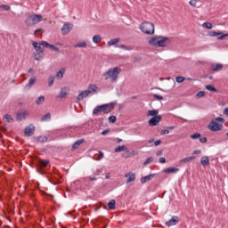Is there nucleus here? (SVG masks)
Returning a JSON list of instances; mask_svg holds the SVG:
<instances>
[{
	"mask_svg": "<svg viewBox=\"0 0 228 228\" xmlns=\"http://www.w3.org/2000/svg\"><path fill=\"white\" fill-rule=\"evenodd\" d=\"M200 164L203 167H208V165H209V157H202L200 159Z\"/></svg>",
	"mask_w": 228,
	"mask_h": 228,
	"instance_id": "25",
	"label": "nucleus"
},
{
	"mask_svg": "<svg viewBox=\"0 0 228 228\" xmlns=\"http://www.w3.org/2000/svg\"><path fill=\"white\" fill-rule=\"evenodd\" d=\"M185 80H186V78L184 77L179 76V77H175L176 83H183V81H185Z\"/></svg>",
	"mask_w": 228,
	"mask_h": 228,
	"instance_id": "45",
	"label": "nucleus"
},
{
	"mask_svg": "<svg viewBox=\"0 0 228 228\" xmlns=\"http://www.w3.org/2000/svg\"><path fill=\"white\" fill-rule=\"evenodd\" d=\"M208 35L209 37H222L223 32L210 31Z\"/></svg>",
	"mask_w": 228,
	"mask_h": 228,
	"instance_id": "39",
	"label": "nucleus"
},
{
	"mask_svg": "<svg viewBox=\"0 0 228 228\" xmlns=\"http://www.w3.org/2000/svg\"><path fill=\"white\" fill-rule=\"evenodd\" d=\"M148 44L152 47H170V45H172V38L162 36H155L154 37H151L149 39Z\"/></svg>",
	"mask_w": 228,
	"mask_h": 228,
	"instance_id": "1",
	"label": "nucleus"
},
{
	"mask_svg": "<svg viewBox=\"0 0 228 228\" xmlns=\"http://www.w3.org/2000/svg\"><path fill=\"white\" fill-rule=\"evenodd\" d=\"M0 8H3L4 12H10L12 10V7L8 4H0Z\"/></svg>",
	"mask_w": 228,
	"mask_h": 228,
	"instance_id": "43",
	"label": "nucleus"
},
{
	"mask_svg": "<svg viewBox=\"0 0 228 228\" xmlns=\"http://www.w3.org/2000/svg\"><path fill=\"white\" fill-rule=\"evenodd\" d=\"M85 139H79L76 141L72 145V151H76L77 149H79L80 145L85 143Z\"/></svg>",
	"mask_w": 228,
	"mask_h": 228,
	"instance_id": "22",
	"label": "nucleus"
},
{
	"mask_svg": "<svg viewBox=\"0 0 228 228\" xmlns=\"http://www.w3.org/2000/svg\"><path fill=\"white\" fill-rule=\"evenodd\" d=\"M65 74V69H61V70H59L56 75H55V77L57 79H63V75Z\"/></svg>",
	"mask_w": 228,
	"mask_h": 228,
	"instance_id": "26",
	"label": "nucleus"
},
{
	"mask_svg": "<svg viewBox=\"0 0 228 228\" xmlns=\"http://www.w3.org/2000/svg\"><path fill=\"white\" fill-rule=\"evenodd\" d=\"M154 145H155V147H158L159 145H161V140L159 139V140L155 141Z\"/></svg>",
	"mask_w": 228,
	"mask_h": 228,
	"instance_id": "58",
	"label": "nucleus"
},
{
	"mask_svg": "<svg viewBox=\"0 0 228 228\" xmlns=\"http://www.w3.org/2000/svg\"><path fill=\"white\" fill-rule=\"evenodd\" d=\"M117 104V102H112L110 103H105L104 106H107V110H110V112L112 110H115V105Z\"/></svg>",
	"mask_w": 228,
	"mask_h": 228,
	"instance_id": "29",
	"label": "nucleus"
},
{
	"mask_svg": "<svg viewBox=\"0 0 228 228\" xmlns=\"http://www.w3.org/2000/svg\"><path fill=\"white\" fill-rule=\"evenodd\" d=\"M206 96V91H200L197 94L196 97H205Z\"/></svg>",
	"mask_w": 228,
	"mask_h": 228,
	"instance_id": "48",
	"label": "nucleus"
},
{
	"mask_svg": "<svg viewBox=\"0 0 228 228\" xmlns=\"http://www.w3.org/2000/svg\"><path fill=\"white\" fill-rule=\"evenodd\" d=\"M50 183H52V184H54V186L60 184V181L58 179L50 180Z\"/></svg>",
	"mask_w": 228,
	"mask_h": 228,
	"instance_id": "54",
	"label": "nucleus"
},
{
	"mask_svg": "<svg viewBox=\"0 0 228 228\" xmlns=\"http://www.w3.org/2000/svg\"><path fill=\"white\" fill-rule=\"evenodd\" d=\"M37 33H44V30L42 28H37L34 31V35H37Z\"/></svg>",
	"mask_w": 228,
	"mask_h": 228,
	"instance_id": "60",
	"label": "nucleus"
},
{
	"mask_svg": "<svg viewBox=\"0 0 228 228\" xmlns=\"http://www.w3.org/2000/svg\"><path fill=\"white\" fill-rule=\"evenodd\" d=\"M168 133H170V130L167 128V129L161 130L160 134H168Z\"/></svg>",
	"mask_w": 228,
	"mask_h": 228,
	"instance_id": "56",
	"label": "nucleus"
},
{
	"mask_svg": "<svg viewBox=\"0 0 228 228\" xmlns=\"http://www.w3.org/2000/svg\"><path fill=\"white\" fill-rule=\"evenodd\" d=\"M69 87H62L57 97L59 99H65L66 95H69Z\"/></svg>",
	"mask_w": 228,
	"mask_h": 228,
	"instance_id": "16",
	"label": "nucleus"
},
{
	"mask_svg": "<svg viewBox=\"0 0 228 228\" xmlns=\"http://www.w3.org/2000/svg\"><path fill=\"white\" fill-rule=\"evenodd\" d=\"M215 121H216L217 123L221 122V124H224L225 122V119L224 118L218 117L215 118Z\"/></svg>",
	"mask_w": 228,
	"mask_h": 228,
	"instance_id": "51",
	"label": "nucleus"
},
{
	"mask_svg": "<svg viewBox=\"0 0 228 228\" xmlns=\"http://www.w3.org/2000/svg\"><path fill=\"white\" fill-rule=\"evenodd\" d=\"M196 158V156L187 157L185 159H181L180 163H190V161H193V159H195Z\"/></svg>",
	"mask_w": 228,
	"mask_h": 228,
	"instance_id": "27",
	"label": "nucleus"
},
{
	"mask_svg": "<svg viewBox=\"0 0 228 228\" xmlns=\"http://www.w3.org/2000/svg\"><path fill=\"white\" fill-rule=\"evenodd\" d=\"M189 4H190L191 6L196 7V6H197V0H191V1L189 2Z\"/></svg>",
	"mask_w": 228,
	"mask_h": 228,
	"instance_id": "53",
	"label": "nucleus"
},
{
	"mask_svg": "<svg viewBox=\"0 0 228 228\" xmlns=\"http://www.w3.org/2000/svg\"><path fill=\"white\" fill-rule=\"evenodd\" d=\"M140 29L145 35H154V23L144 21L140 25Z\"/></svg>",
	"mask_w": 228,
	"mask_h": 228,
	"instance_id": "5",
	"label": "nucleus"
},
{
	"mask_svg": "<svg viewBox=\"0 0 228 228\" xmlns=\"http://www.w3.org/2000/svg\"><path fill=\"white\" fill-rule=\"evenodd\" d=\"M116 205H117V201H116L115 200H111L108 203V206H109V208H110V209H115Z\"/></svg>",
	"mask_w": 228,
	"mask_h": 228,
	"instance_id": "35",
	"label": "nucleus"
},
{
	"mask_svg": "<svg viewBox=\"0 0 228 228\" xmlns=\"http://www.w3.org/2000/svg\"><path fill=\"white\" fill-rule=\"evenodd\" d=\"M35 163H36V167H37V172L38 174H40L41 175H44V174H45V170H44V168H45V167H47V165H49V163H50L49 159H42L37 157Z\"/></svg>",
	"mask_w": 228,
	"mask_h": 228,
	"instance_id": "4",
	"label": "nucleus"
},
{
	"mask_svg": "<svg viewBox=\"0 0 228 228\" xmlns=\"http://www.w3.org/2000/svg\"><path fill=\"white\" fill-rule=\"evenodd\" d=\"M153 177H156V174H151L149 175L143 176L141 178V183L145 184V183H149Z\"/></svg>",
	"mask_w": 228,
	"mask_h": 228,
	"instance_id": "17",
	"label": "nucleus"
},
{
	"mask_svg": "<svg viewBox=\"0 0 228 228\" xmlns=\"http://www.w3.org/2000/svg\"><path fill=\"white\" fill-rule=\"evenodd\" d=\"M177 172H179V168L177 167H170L164 169V174H177Z\"/></svg>",
	"mask_w": 228,
	"mask_h": 228,
	"instance_id": "23",
	"label": "nucleus"
},
{
	"mask_svg": "<svg viewBox=\"0 0 228 228\" xmlns=\"http://www.w3.org/2000/svg\"><path fill=\"white\" fill-rule=\"evenodd\" d=\"M177 224H179V216H173L169 221L165 223V225L167 227H172V225H177Z\"/></svg>",
	"mask_w": 228,
	"mask_h": 228,
	"instance_id": "11",
	"label": "nucleus"
},
{
	"mask_svg": "<svg viewBox=\"0 0 228 228\" xmlns=\"http://www.w3.org/2000/svg\"><path fill=\"white\" fill-rule=\"evenodd\" d=\"M158 113H159V111H158V110H149L148 111V117H152V118H154V117H159L158 116Z\"/></svg>",
	"mask_w": 228,
	"mask_h": 228,
	"instance_id": "32",
	"label": "nucleus"
},
{
	"mask_svg": "<svg viewBox=\"0 0 228 228\" xmlns=\"http://www.w3.org/2000/svg\"><path fill=\"white\" fill-rule=\"evenodd\" d=\"M75 47H86V42H79L77 45H75Z\"/></svg>",
	"mask_w": 228,
	"mask_h": 228,
	"instance_id": "47",
	"label": "nucleus"
},
{
	"mask_svg": "<svg viewBox=\"0 0 228 228\" xmlns=\"http://www.w3.org/2000/svg\"><path fill=\"white\" fill-rule=\"evenodd\" d=\"M141 60H142V58L138 57V58L134 60V63H138V61H140Z\"/></svg>",
	"mask_w": 228,
	"mask_h": 228,
	"instance_id": "63",
	"label": "nucleus"
},
{
	"mask_svg": "<svg viewBox=\"0 0 228 228\" xmlns=\"http://www.w3.org/2000/svg\"><path fill=\"white\" fill-rule=\"evenodd\" d=\"M32 45H33L36 53L39 52V51H44V49H42V45H44L42 44V41L40 43H37V41H32Z\"/></svg>",
	"mask_w": 228,
	"mask_h": 228,
	"instance_id": "21",
	"label": "nucleus"
},
{
	"mask_svg": "<svg viewBox=\"0 0 228 228\" xmlns=\"http://www.w3.org/2000/svg\"><path fill=\"white\" fill-rule=\"evenodd\" d=\"M42 20H44V17L41 14H29L25 20V24L28 27L37 26Z\"/></svg>",
	"mask_w": 228,
	"mask_h": 228,
	"instance_id": "2",
	"label": "nucleus"
},
{
	"mask_svg": "<svg viewBox=\"0 0 228 228\" xmlns=\"http://www.w3.org/2000/svg\"><path fill=\"white\" fill-rule=\"evenodd\" d=\"M122 72V69L118 67H115L112 69H110L105 73L102 74L103 77H110L111 81L115 82L117 79H118V74Z\"/></svg>",
	"mask_w": 228,
	"mask_h": 228,
	"instance_id": "3",
	"label": "nucleus"
},
{
	"mask_svg": "<svg viewBox=\"0 0 228 228\" xmlns=\"http://www.w3.org/2000/svg\"><path fill=\"white\" fill-rule=\"evenodd\" d=\"M88 95H90V91L85 90L80 92V94L77 95V99H76V102L79 103L81 102V101H83V99H86V97H88Z\"/></svg>",
	"mask_w": 228,
	"mask_h": 228,
	"instance_id": "12",
	"label": "nucleus"
},
{
	"mask_svg": "<svg viewBox=\"0 0 228 228\" xmlns=\"http://www.w3.org/2000/svg\"><path fill=\"white\" fill-rule=\"evenodd\" d=\"M203 28H206L207 29H213V23L211 22H204L202 24Z\"/></svg>",
	"mask_w": 228,
	"mask_h": 228,
	"instance_id": "41",
	"label": "nucleus"
},
{
	"mask_svg": "<svg viewBox=\"0 0 228 228\" xmlns=\"http://www.w3.org/2000/svg\"><path fill=\"white\" fill-rule=\"evenodd\" d=\"M191 138L192 140H197V138H200V133H195V134L191 135Z\"/></svg>",
	"mask_w": 228,
	"mask_h": 228,
	"instance_id": "49",
	"label": "nucleus"
},
{
	"mask_svg": "<svg viewBox=\"0 0 228 228\" xmlns=\"http://www.w3.org/2000/svg\"><path fill=\"white\" fill-rule=\"evenodd\" d=\"M4 120H6V122H9V123L15 122V119H13V118L10 114H5L4 116Z\"/></svg>",
	"mask_w": 228,
	"mask_h": 228,
	"instance_id": "30",
	"label": "nucleus"
},
{
	"mask_svg": "<svg viewBox=\"0 0 228 228\" xmlns=\"http://www.w3.org/2000/svg\"><path fill=\"white\" fill-rule=\"evenodd\" d=\"M74 28V24L66 22L63 24L61 28V35L65 37L66 35H69L70 31H72V28Z\"/></svg>",
	"mask_w": 228,
	"mask_h": 228,
	"instance_id": "8",
	"label": "nucleus"
},
{
	"mask_svg": "<svg viewBox=\"0 0 228 228\" xmlns=\"http://www.w3.org/2000/svg\"><path fill=\"white\" fill-rule=\"evenodd\" d=\"M35 83H37V77H33L32 78H30L28 80V85L25 86L24 90H29L31 88V86H33V85H35Z\"/></svg>",
	"mask_w": 228,
	"mask_h": 228,
	"instance_id": "20",
	"label": "nucleus"
},
{
	"mask_svg": "<svg viewBox=\"0 0 228 228\" xmlns=\"http://www.w3.org/2000/svg\"><path fill=\"white\" fill-rule=\"evenodd\" d=\"M28 117H29V112H28V110H25L23 112L18 111L16 113L17 122H22V120H26V118H28Z\"/></svg>",
	"mask_w": 228,
	"mask_h": 228,
	"instance_id": "9",
	"label": "nucleus"
},
{
	"mask_svg": "<svg viewBox=\"0 0 228 228\" xmlns=\"http://www.w3.org/2000/svg\"><path fill=\"white\" fill-rule=\"evenodd\" d=\"M161 120H162L161 115H159L157 117H153V118H150L148 121V124L151 127H154V126H158V124H159V122H161Z\"/></svg>",
	"mask_w": 228,
	"mask_h": 228,
	"instance_id": "10",
	"label": "nucleus"
},
{
	"mask_svg": "<svg viewBox=\"0 0 228 228\" xmlns=\"http://www.w3.org/2000/svg\"><path fill=\"white\" fill-rule=\"evenodd\" d=\"M44 53H45V50H40L39 52H36L34 53V59L37 61H40V60H42V58H44Z\"/></svg>",
	"mask_w": 228,
	"mask_h": 228,
	"instance_id": "19",
	"label": "nucleus"
},
{
	"mask_svg": "<svg viewBox=\"0 0 228 228\" xmlns=\"http://www.w3.org/2000/svg\"><path fill=\"white\" fill-rule=\"evenodd\" d=\"M44 101H45V97H44V95H41L36 100V104H37V106H40V104H42Z\"/></svg>",
	"mask_w": 228,
	"mask_h": 228,
	"instance_id": "37",
	"label": "nucleus"
},
{
	"mask_svg": "<svg viewBox=\"0 0 228 228\" xmlns=\"http://www.w3.org/2000/svg\"><path fill=\"white\" fill-rule=\"evenodd\" d=\"M118 42H120V38H113L108 42V45H115L116 44H118Z\"/></svg>",
	"mask_w": 228,
	"mask_h": 228,
	"instance_id": "36",
	"label": "nucleus"
},
{
	"mask_svg": "<svg viewBox=\"0 0 228 228\" xmlns=\"http://www.w3.org/2000/svg\"><path fill=\"white\" fill-rule=\"evenodd\" d=\"M99 87H97V86L94 85V84H91L89 86H88V89L86 90L87 92H90V94L94 93V92H97V89Z\"/></svg>",
	"mask_w": 228,
	"mask_h": 228,
	"instance_id": "28",
	"label": "nucleus"
},
{
	"mask_svg": "<svg viewBox=\"0 0 228 228\" xmlns=\"http://www.w3.org/2000/svg\"><path fill=\"white\" fill-rule=\"evenodd\" d=\"M206 90H208L209 92H214V93H216L218 92V90L216 89V87H215V86L213 85H207L205 86Z\"/></svg>",
	"mask_w": 228,
	"mask_h": 228,
	"instance_id": "31",
	"label": "nucleus"
},
{
	"mask_svg": "<svg viewBox=\"0 0 228 228\" xmlns=\"http://www.w3.org/2000/svg\"><path fill=\"white\" fill-rule=\"evenodd\" d=\"M125 151H127V147H126V145L118 146L115 149V152H125Z\"/></svg>",
	"mask_w": 228,
	"mask_h": 228,
	"instance_id": "33",
	"label": "nucleus"
},
{
	"mask_svg": "<svg viewBox=\"0 0 228 228\" xmlns=\"http://www.w3.org/2000/svg\"><path fill=\"white\" fill-rule=\"evenodd\" d=\"M108 133H110V129H105L103 130L101 134H102V136H106V134H108Z\"/></svg>",
	"mask_w": 228,
	"mask_h": 228,
	"instance_id": "59",
	"label": "nucleus"
},
{
	"mask_svg": "<svg viewBox=\"0 0 228 228\" xmlns=\"http://www.w3.org/2000/svg\"><path fill=\"white\" fill-rule=\"evenodd\" d=\"M115 122H117V116L109 117V123L110 124H115Z\"/></svg>",
	"mask_w": 228,
	"mask_h": 228,
	"instance_id": "44",
	"label": "nucleus"
},
{
	"mask_svg": "<svg viewBox=\"0 0 228 228\" xmlns=\"http://www.w3.org/2000/svg\"><path fill=\"white\" fill-rule=\"evenodd\" d=\"M125 177H127L126 184H129L131 183H134L136 181V175L133 172H128L125 175Z\"/></svg>",
	"mask_w": 228,
	"mask_h": 228,
	"instance_id": "14",
	"label": "nucleus"
},
{
	"mask_svg": "<svg viewBox=\"0 0 228 228\" xmlns=\"http://www.w3.org/2000/svg\"><path fill=\"white\" fill-rule=\"evenodd\" d=\"M49 120H51V114L49 112L43 116L40 119L41 122H47Z\"/></svg>",
	"mask_w": 228,
	"mask_h": 228,
	"instance_id": "34",
	"label": "nucleus"
},
{
	"mask_svg": "<svg viewBox=\"0 0 228 228\" xmlns=\"http://www.w3.org/2000/svg\"><path fill=\"white\" fill-rule=\"evenodd\" d=\"M152 161H154V158L153 157H150L148 158L144 162L143 165H149L150 163H152Z\"/></svg>",
	"mask_w": 228,
	"mask_h": 228,
	"instance_id": "46",
	"label": "nucleus"
},
{
	"mask_svg": "<svg viewBox=\"0 0 228 228\" xmlns=\"http://www.w3.org/2000/svg\"><path fill=\"white\" fill-rule=\"evenodd\" d=\"M43 47L46 49H51V51H54L55 53H60V48L54 46V45L49 44L47 41H42Z\"/></svg>",
	"mask_w": 228,
	"mask_h": 228,
	"instance_id": "13",
	"label": "nucleus"
},
{
	"mask_svg": "<svg viewBox=\"0 0 228 228\" xmlns=\"http://www.w3.org/2000/svg\"><path fill=\"white\" fill-rule=\"evenodd\" d=\"M200 143H207L208 142V138L207 137H201L200 138Z\"/></svg>",
	"mask_w": 228,
	"mask_h": 228,
	"instance_id": "55",
	"label": "nucleus"
},
{
	"mask_svg": "<svg viewBox=\"0 0 228 228\" xmlns=\"http://www.w3.org/2000/svg\"><path fill=\"white\" fill-rule=\"evenodd\" d=\"M208 129L212 131L213 133H216V131H222L224 129V125L212 120L210 124L208 125Z\"/></svg>",
	"mask_w": 228,
	"mask_h": 228,
	"instance_id": "7",
	"label": "nucleus"
},
{
	"mask_svg": "<svg viewBox=\"0 0 228 228\" xmlns=\"http://www.w3.org/2000/svg\"><path fill=\"white\" fill-rule=\"evenodd\" d=\"M119 47L120 49H126V51H131V48L126 46V45H120Z\"/></svg>",
	"mask_w": 228,
	"mask_h": 228,
	"instance_id": "57",
	"label": "nucleus"
},
{
	"mask_svg": "<svg viewBox=\"0 0 228 228\" xmlns=\"http://www.w3.org/2000/svg\"><path fill=\"white\" fill-rule=\"evenodd\" d=\"M131 151H129V150L126 148V151H124V153L122 154L123 158H131Z\"/></svg>",
	"mask_w": 228,
	"mask_h": 228,
	"instance_id": "42",
	"label": "nucleus"
},
{
	"mask_svg": "<svg viewBox=\"0 0 228 228\" xmlns=\"http://www.w3.org/2000/svg\"><path fill=\"white\" fill-rule=\"evenodd\" d=\"M154 99H156L157 101H163V96L159 95V94H153Z\"/></svg>",
	"mask_w": 228,
	"mask_h": 228,
	"instance_id": "50",
	"label": "nucleus"
},
{
	"mask_svg": "<svg viewBox=\"0 0 228 228\" xmlns=\"http://www.w3.org/2000/svg\"><path fill=\"white\" fill-rule=\"evenodd\" d=\"M222 69H224V65L220 64V63H213L211 65V70L213 72H218V70H222Z\"/></svg>",
	"mask_w": 228,
	"mask_h": 228,
	"instance_id": "18",
	"label": "nucleus"
},
{
	"mask_svg": "<svg viewBox=\"0 0 228 228\" xmlns=\"http://www.w3.org/2000/svg\"><path fill=\"white\" fill-rule=\"evenodd\" d=\"M99 113H104V115H108L110 113V110H108V105H98L93 110V115H99Z\"/></svg>",
	"mask_w": 228,
	"mask_h": 228,
	"instance_id": "6",
	"label": "nucleus"
},
{
	"mask_svg": "<svg viewBox=\"0 0 228 228\" xmlns=\"http://www.w3.org/2000/svg\"><path fill=\"white\" fill-rule=\"evenodd\" d=\"M35 140L37 143H45V142H47L48 138H47V136L39 135L37 137H35Z\"/></svg>",
	"mask_w": 228,
	"mask_h": 228,
	"instance_id": "24",
	"label": "nucleus"
},
{
	"mask_svg": "<svg viewBox=\"0 0 228 228\" xmlns=\"http://www.w3.org/2000/svg\"><path fill=\"white\" fill-rule=\"evenodd\" d=\"M201 153H202V151H200V150H195L193 151V154H201Z\"/></svg>",
	"mask_w": 228,
	"mask_h": 228,
	"instance_id": "62",
	"label": "nucleus"
},
{
	"mask_svg": "<svg viewBox=\"0 0 228 228\" xmlns=\"http://www.w3.org/2000/svg\"><path fill=\"white\" fill-rule=\"evenodd\" d=\"M102 38L99 35H95L93 37V42L94 44H99Z\"/></svg>",
	"mask_w": 228,
	"mask_h": 228,
	"instance_id": "40",
	"label": "nucleus"
},
{
	"mask_svg": "<svg viewBox=\"0 0 228 228\" xmlns=\"http://www.w3.org/2000/svg\"><path fill=\"white\" fill-rule=\"evenodd\" d=\"M159 163H167V159H165L164 157H161L160 159H159Z\"/></svg>",
	"mask_w": 228,
	"mask_h": 228,
	"instance_id": "61",
	"label": "nucleus"
},
{
	"mask_svg": "<svg viewBox=\"0 0 228 228\" xmlns=\"http://www.w3.org/2000/svg\"><path fill=\"white\" fill-rule=\"evenodd\" d=\"M56 79V77L54 76H50L48 78V86H53V85H54V80Z\"/></svg>",
	"mask_w": 228,
	"mask_h": 228,
	"instance_id": "38",
	"label": "nucleus"
},
{
	"mask_svg": "<svg viewBox=\"0 0 228 228\" xmlns=\"http://www.w3.org/2000/svg\"><path fill=\"white\" fill-rule=\"evenodd\" d=\"M224 115H226L228 117V107L224 108Z\"/></svg>",
	"mask_w": 228,
	"mask_h": 228,
	"instance_id": "64",
	"label": "nucleus"
},
{
	"mask_svg": "<svg viewBox=\"0 0 228 228\" xmlns=\"http://www.w3.org/2000/svg\"><path fill=\"white\" fill-rule=\"evenodd\" d=\"M25 136H33L35 134V126L31 125L27 126L24 130Z\"/></svg>",
	"mask_w": 228,
	"mask_h": 228,
	"instance_id": "15",
	"label": "nucleus"
},
{
	"mask_svg": "<svg viewBox=\"0 0 228 228\" xmlns=\"http://www.w3.org/2000/svg\"><path fill=\"white\" fill-rule=\"evenodd\" d=\"M99 157L97 159V161H101V159H102V158H104V153L101 151H98Z\"/></svg>",
	"mask_w": 228,
	"mask_h": 228,
	"instance_id": "52",
	"label": "nucleus"
}]
</instances>
